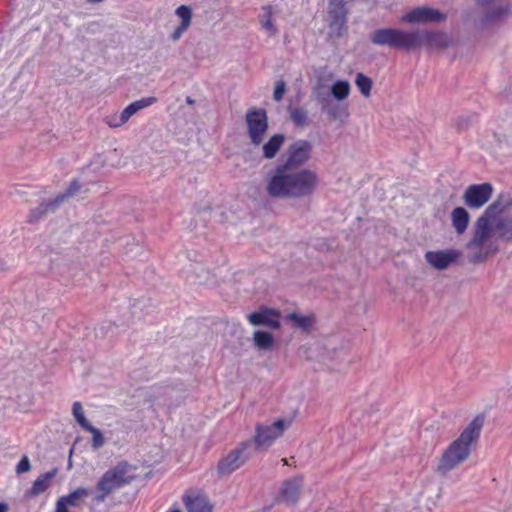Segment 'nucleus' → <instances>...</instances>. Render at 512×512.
I'll use <instances>...</instances> for the list:
<instances>
[{
    "mask_svg": "<svg viewBox=\"0 0 512 512\" xmlns=\"http://www.w3.org/2000/svg\"><path fill=\"white\" fill-rule=\"evenodd\" d=\"M313 146L308 140L299 139L286 150V159L266 175V192L273 199H301L310 197L319 184L317 173L299 169L311 157Z\"/></svg>",
    "mask_w": 512,
    "mask_h": 512,
    "instance_id": "1",
    "label": "nucleus"
},
{
    "mask_svg": "<svg viewBox=\"0 0 512 512\" xmlns=\"http://www.w3.org/2000/svg\"><path fill=\"white\" fill-rule=\"evenodd\" d=\"M495 0H475L476 4L480 7H487L491 5Z\"/></svg>",
    "mask_w": 512,
    "mask_h": 512,
    "instance_id": "43",
    "label": "nucleus"
},
{
    "mask_svg": "<svg viewBox=\"0 0 512 512\" xmlns=\"http://www.w3.org/2000/svg\"><path fill=\"white\" fill-rule=\"evenodd\" d=\"M175 14L181 19V23L184 25H191L192 20V9L188 5H180L176 10Z\"/></svg>",
    "mask_w": 512,
    "mask_h": 512,
    "instance_id": "37",
    "label": "nucleus"
},
{
    "mask_svg": "<svg viewBox=\"0 0 512 512\" xmlns=\"http://www.w3.org/2000/svg\"><path fill=\"white\" fill-rule=\"evenodd\" d=\"M127 463H124L126 466ZM125 467L120 465L107 470L99 479L95 486V494L92 498L93 504H100L115 490L128 484L130 480L125 477Z\"/></svg>",
    "mask_w": 512,
    "mask_h": 512,
    "instance_id": "5",
    "label": "nucleus"
},
{
    "mask_svg": "<svg viewBox=\"0 0 512 512\" xmlns=\"http://www.w3.org/2000/svg\"><path fill=\"white\" fill-rule=\"evenodd\" d=\"M492 217L482 213L475 222L473 237L468 242L467 247H482L484 243L491 237L493 229L491 222L494 221Z\"/></svg>",
    "mask_w": 512,
    "mask_h": 512,
    "instance_id": "16",
    "label": "nucleus"
},
{
    "mask_svg": "<svg viewBox=\"0 0 512 512\" xmlns=\"http://www.w3.org/2000/svg\"><path fill=\"white\" fill-rule=\"evenodd\" d=\"M355 84H356L357 88L359 89L360 93L363 96H365V97L370 96L371 89H372V86H373V82H372V79L370 77H368L365 74L359 72L356 75Z\"/></svg>",
    "mask_w": 512,
    "mask_h": 512,
    "instance_id": "31",
    "label": "nucleus"
},
{
    "mask_svg": "<svg viewBox=\"0 0 512 512\" xmlns=\"http://www.w3.org/2000/svg\"><path fill=\"white\" fill-rule=\"evenodd\" d=\"M510 208H512V197L509 193L502 192L483 213L496 220L502 213Z\"/></svg>",
    "mask_w": 512,
    "mask_h": 512,
    "instance_id": "18",
    "label": "nucleus"
},
{
    "mask_svg": "<svg viewBox=\"0 0 512 512\" xmlns=\"http://www.w3.org/2000/svg\"><path fill=\"white\" fill-rule=\"evenodd\" d=\"M413 33L418 35L419 47L425 45L430 48L446 49L453 44L451 36L443 31L415 30Z\"/></svg>",
    "mask_w": 512,
    "mask_h": 512,
    "instance_id": "15",
    "label": "nucleus"
},
{
    "mask_svg": "<svg viewBox=\"0 0 512 512\" xmlns=\"http://www.w3.org/2000/svg\"><path fill=\"white\" fill-rule=\"evenodd\" d=\"M331 97L337 101H344L350 94V84L346 80H337L332 86L330 93Z\"/></svg>",
    "mask_w": 512,
    "mask_h": 512,
    "instance_id": "29",
    "label": "nucleus"
},
{
    "mask_svg": "<svg viewBox=\"0 0 512 512\" xmlns=\"http://www.w3.org/2000/svg\"><path fill=\"white\" fill-rule=\"evenodd\" d=\"M183 501L187 512H211V506L204 498L185 496Z\"/></svg>",
    "mask_w": 512,
    "mask_h": 512,
    "instance_id": "27",
    "label": "nucleus"
},
{
    "mask_svg": "<svg viewBox=\"0 0 512 512\" xmlns=\"http://www.w3.org/2000/svg\"><path fill=\"white\" fill-rule=\"evenodd\" d=\"M189 28L188 25H184L182 23L179 24V26H177L175 28V30L172 32V34L170 35V39L172 41H178L181 36L183 35V33Z\"/></svg>",
    "mask_w": 512,
    "mask_h": 512,
    "instance_id": "42",
    "label": "nucleus"
},
{
    "mask_svg": "<svg viewBox=\"0 0 512 512\" xmlns=\"http://www.w3.org/2000/svg\"><path fill=\"white\" fill-rule=\"evenodd\" d=\"M446 18V14L438 9L422 6L406 13L402 17V20L408 23H439L446 20Z\"/></svg>",
    "mask_w": 512,
    "mask_h": 512,
    "instance_id": "14",
    "label": "nucleus"
},
{
    "mask_svg": "<svg viewBox=\"0 0 512 512\" xmlns=\"http://www.w3.org/2000/svg\"><path fill=\"white\" fill-rule=\"evenodd\" d=\"M452 225L457 234H463L469 224L470 215L464 207H456L451 213Z\"/></svg>",
    "mask_w": 512,
    "mask_h": 512,
    "instance_id": "23",
    "label": "nucleus"
},
{
    "mask_svg": "<svg viewBox=\"0 0 512 512\" xmlns=\"http://www.w3.org/2000/svg\"><path fill=\"white\" fill-rule=\"evenodd\" d=\"M286 320L289 321L294 328L300 329L307 334L311 333L313 326L316 324L314 314L301 315L297 312H291L286 315Z\"/></svg>",
    "mask_w": 512,
    "mask_h": 512,
    "instance_id": "20",
    "label": "nucleus"
},
{
    "mask_svg": "<svg viewBox=\"0 0 512 512\" xmlns=\"http://www.w3.org/2000/svg\"><path fill=\"white\" fill-rule=\"evenodd\" d=\"M316 101L320 105L321 112L332 121L343 123L349 117L348 104L334 100L328 92L317 91Z\"/></svg>",
    "mask_w": 512,
    "mask_h": 512,
    "instance_id": "9",
    "label": "nucleus"
},
{
    "mask_svg": "<svg viewBox=\"0 0 512 512\" xmlns=\"http://www.w3.org/2000/svg\"><path fill=\"white\" fill-rule=\"evenodd\" d=\"M169 512H181V511H180V509L176 508V509H173V510H171Z\"/></svg>",
    "mask_w": 512,
    "mask_h": 512,
    "instance_id": "48",
    "label": "nucleus"
},
{
    "mask_svg": "<svg viewBox=\"0 0 512 512\" xmlns=\"http://www.w3.org/2000/svg\"><path fill=\"white\" fill-rule=\"evenodd\" d=\"M185 102L188 105H193L195 103V100L193 98H191L190 96H187L186 99H185Z\"/></svg>",
    "mask_w": 512,
    "mask_h": 512,
    "instance_id": "46",
    "label": "nucleus"
},
{
    "mask_svg": "<svg viewBox=\"0 0 512 512\" xmlns=\"http://www.w3.org/2000/svg\"><path fill=\"white\" fill-rule=\"evenodd\" d=\"M486 252H489V255L495 254L498 252V246H492L490 245Z\"/></svg>",
    "mask_w": 512,
    "mask_h": 512,
    "instance_id": "44",
    "label": "nucleus"
},
{
    "mask_svg": "<svg viewBox=\"0 0 512 512\" xmlns=\"http://www.w3.org/2000/svg\"><path fill=\"white\" fill-rule=\"evenodd\" d=\"M252 457H254L253 442H240L218 461L216 467L218 477L222 478L231 475L244 466Z\"/></svg>",
    "mask_w": 512,
    "mask_h": 512,
    "instance_id": "4",
    "label": "nucleus"
},
{
    "mask_svg": "<svg viewBox=\"0 0 512 512\" xmlns=\"http://www.w3.org/2000/svg\"><path fill=\"white\" fill-rule=\"evenodd\" d=\"M290 118L296 126L303 127L307 124V112L303 108H292L289 110Z\"/></svg>",
    "mask_w": 512,
    "mask_h": 512,
    "instance_id": "34",
    "label": "nucleus"
},
{
    "mask_svg": "<svg viewBox=\"0 0 512 512\" xmlns=\"http://www.w3.org/2000/svg\"><path fill=\"white\" fill-rule=\"evenodd\" d=\"M509 14H510V8L508 5L504 6V7H497V8L486 11L483 14L480 22H481L482 26H487L489 24H492V23L502 20Z\"/></svg>",
    "mask_w": 512,
    "mask_h": 512,
    "instance_id": "25",
    "label": "nucleus"
},
{
    "mask_svg": "<svg viewBox=\"0 0 512 512\" xmlns=\"http://www.w3.org/2000/svg\"><path fill=\"white\" fill-rule=\"evenodd\" d=\"M254 346L259 350H269L273 347L275 339L272 333L256 330L253 334Z\"/></svg>",
    "mask_w": 512,
    "mask_h": 512,
    "instance_id": "26",
    "label": "nucleus"
},
{
    "mask_svg": "<svg viewBox=\"0 0 512 512\" xmlns=\"http://www.w3.org/2000/svg\"><path fill=\"white\" fill-rule=\"evenodd\" d=\"M247 319L253 326H264L272 330H278L281 327L280 311L265 305L248 314Z\"/></svg>",
    "mask_w": 512,
    "mask_h": 512,
    "instance_id": "12",
    "label": "nucleus"
},
{
    "mask_svg": "<svg viewBox=\"0 0 512 512\" xmlns=\"http://www.w3.org/2000/svg\"><path fill=\"white\" fill-rule=\"evenodd\" d=\"M372 44L388 46L395 50L412 51L419 47L418 35L413 31L397 28H378L370 33Z\"/></svg>",
    "mask_w": 512,
    "mask_h": 512,
    "instance_id": "3",
    "label": "nucleus"
},
{
    "mask_svg": "<svg viewBox=\"0 0 512 512\" xmlns=\"http://www.w3.org/2000/svg\"><path fill=\"white\" fill-rule=\"evenodd\" d=\"M247 133L251 143L259 146L269 129L268 115L264 108L251 107L245 115Z\"/></svg>",
    "mask_w": 512,
    "mask_h": 512,
    "instance_id": "7",
    "label": "nucleus"
},
{
    "mask_svg": "<svg viewBox=\"0 0 512 512\" xmlns=\"http://www.w3.org/2000/svg\"><path fill=\"white\" fill-rule=\"evenodd\" d=\"M461 255L462 252L457 249L427 251L425 260L433 268L442 271L456 263Z\"/></svg>",
    "mask_w": 512,
    "mask_h": 512,
    "instance_id": "13",
    "label": "nucleus"
},
{
    "mask_svg": "<svg viewBox=\"0 0 512 512\" xmlns=\"http://www.w3.org/2000/svg\"><path fill=\"white\" fill-rule=\"evenodd\" d=\"M105 122L111 128H118L128 122V119L127 117L123 118L121 112L120 114H114L106 117Z\"/></svg>",
    "mask_w": 512,
    "mask_h": 512,
    "instance_id": "38",
    "label": "nucleus"
},
{
    "mask_svg": "<svg viewBox=\"0 0 512 512\" xmlns=\"http://www.w3.org/2000/svg\"><path fill=\"white\" fill-rule=\"evenodd\" d=\"M158 101L157 97L150 96L141 98L139 100H136L132 103H130L128 106H126L122 110V117L129 120L134 114L139 112L140 110L147 108L153 104H155Z\"/></svg>",
    "mask_w": 512,
    "mask_h": 512,
    "instance_id": "24",
    "label": "nucleus"
},
{
    "mask_svg": "<svg viewBox=\"0 0 512 512\" xmlns=\"http://www.w3.org/2000/svg\"><path fill=\"white\" fill-rule=\"evenodd\" d=\"M286 93V83L283 80H279L275 84L273 99L277 102L283 99L284 94Z\"/></svg>",
    "mask_w": 512,
    "mask_h": 512,
    "instance_id": "39",
    "label": "nucleus"
},
{
    "mask_svg": "<svg viewBox=\"0 0 512 512\" xmlns=\"http://www.w3.org/2000/svg\"><path fill=\"white\" fill-rule=\"evenodd\" d=\"M488 257H489V252L479 251L469 257V262L473 263V264L482 263V262H485Z\"/></svg>",
    "mask_w": 512,
    "mask_h": 512,
    "instance_id": "41",
    "label": "nucleus"
},
{
    "mask_svg": "<svg viewBox=\"0 0 512 512\" xmlns=\"http://www.w3.org/2000/svg\"><path fill=\"white\" fill-rule=\"evenodd\" d=\"M58 468L54 467L50 471L41 474L32 484V487L27 491L28 496H38L45 492L50 486L51 480L57 475Z\"/></svg>",
    "mask_w": 512,
    "mask_h": 512,
    "instance_id": "21",
    "label": "nucleus"
},
{
    "mask_svg": "<svg viewBox=\"0 0 512 512\" xmlns=\"http://www.w3.org/2000/svg\"><path fill=\"white\" fill-rule=\"evenodd\" d=\"M304 484L302 475H296L282 482L281 488L275 497V503H285L286 505H295L300 499Z\"/></svg>",
    "mask_w": 512,
    "mask_h": 512,
    "instance_id": "11",
    "label": "nucleus"
},
{
    "mask_svg": "<svg viewBox=\"0 0 512 512\" xmlns=\"http://www.w3.org/2000/svg\"><path fill=\"white\" fill-rule=\"evenodd\" d=\"M286 137L282 133L272 135L266 143L262 146L263 158L273 159L276 157L283 144L285 143Z\"/></svg>",
    "mask_w": 512,
    "mask_h": 512,
    "instance_id": "22",
    "label": "nucleus"
},
{
    "mask_svg": "<svg viewBox=\"0 0 512 512\" xmlns=\"http://www.w3.org/2000/svg\"><path fill=\"white\" fill-rule=\"evenodd\" d=\"M55 202V198L42 201L36 208L29 211L27 222L34 224L43 219L47 214L55 212L60 207V204Z\"/></svg>",
    "mask_w": 512,
    "mask_h": 512,
    "instance_id": "19",
    "label": "nucleus"
},
{
    "mask_svg": "<svg viewBox=\"0 0 512 512\" xmlns=\"http://www.w3.org/2000/svg\"><path fill=\"white\" fill-rule=\"evenodd\" d=\"M494 187L489 182L471 184L463 194L465 205L471 209H479L483 207L492 197Z\"/></svg>",
    "mask_w": 512,
    "mask_h": 512,
    "instance_id": "10",
    "label": "nucleus"
},
{
    "mask_svg": "<svg viewBox=\"0 0 512 512\" xmlns=\"http://www.w3.org/2000/svg\"><path fill=\"white\" fill-rule=\"evenodd\" d=\"M263 14L259 16L262 29L268 31L271 36L277 34L278 29L272 21L273 7L271 5L262 6Z\"/></svg>",
    "mask_w": 512,
    "mask_h": 512,
    "instance_id": "28",
    "label": "nucleus"
},
{
    "mask_svg": "<svg viewBox=\"0 0 512 512\" xmlns=\"http://www.w3.org/2000/svg\"><path fill=\"white\" fill-rule=\"evenodd\" d=\"M478 120V114L476 113H468L465 115H461L456 119V129L458 132L466 131L473 124H475Z\"/></svg>",
    "mask_w": 512,
    "mask_h": 512,
    "instance_id": "32",
    "label": "nucleus"
},
{
    "mask_svg": "<svg viewBox=\"0 0 512 512\" xmlns=\"http://www.w3.org/2000/svg\"><path fill=\"white\" fill-rule=\"evenodd\" d=\"M84 430L90 432L92 434V447L93 449H99L105 444V438L102 432L94 427L92 424L86 427Z\"/></svg>",
    "mask_w": 512,
    "mask_h": 512,
    "instance_id": "36",
    "label": "nucleus"
},
{
    "mask_svg": "<svg viewBox=\"0 0 512 512\" xmlns=\"http://www.w3.org/2000/svg\"><path fill=\"white\" fill-rule=\"evenodd\" d=\"M495 229L499 232V238L505 242H512V216L507 219H498Z\"/></svg>",
    "mask_w": 512,
    "mask_h": 512,
    "instance_id": "30",
    "label": "nucleus"
},
{
    "mask_svg": "<svg viewBox=\"0 0 512 512\" xmlns=\"http://www.w3.org/2000/svg\"><path fill=\"white\" fill-rule=\"evenodd\" d=\"M31 469V464L29 458L24 455L16 466V473L23 474L28 472Z\"/></svg>",
    "mask_w": 512,
    "mask_h": 512,
    "instance_id": "40",
    "label": "nucleus"
},
{
    "mask_svg": "<svg viewBox=\"0 0 512 512\" xmlns=\"http://www.w3.org/2000/svg\"><path fill=\"white\" fill-rule=\"evenodd\" d=\"M81 189V184L79 182L78 179H73L68 187L66 188V190L61 193V194H58L57 196H55L54 198L56 199V202L55 203H59L60 206L62 205V203L68 199L69 197L75 195L79 190Z\"/></svg>",
    "mask_w": 512,
    "mask_h": 512,
    "instance_id": "33",
    "label": "nucleus"
},
{
    "mask_svg": "<svg viewBox=\"0 0 512 512\" xmlns=\"http://www.w3.org/2000/svg\"><path fill=\"white\" fill-rule=\"evenodd\" d=\"M484 423V414H478L474 417L460 435L444 450L436 467L437 473L445 475L469 458L472 445L478 442Z\"/></svg>",
    "mask_w": 512,
    "mask_h": 512,
    "instance_id": "2",
    "label": "nucleus"
},
{
    "mask_svg": "<svg viewBox=\"0 0 512 512\" xmlns=\"http://www.w3.org/2000/svg\"><path fill=\"white\" fill-rule=\"evenodd\" d=\"M8 511V505L4 502H0V512H7Z\"/></svg>",
    "mask_w": 512,
    "mask_h": 512,
    "instance_id": "45",
    "label": "nucleus"
},
{
    "mask_svg": "<svg viewBox=\"0 0 512 512\" xmlns=\"http://www.w3.org/2000/svg\"><path fill=\"white\" fill-rule=\"evenodd\" d=\"M346 0H328V36L340 39L348 33V14Z\"/></svg>",
    "mask_w": 512,
    "mask_h": 512,
    "instance_id": "6",
    "label": "nucleus"
},
{
    "mask_svg": "<svg viewBox=\"0 0 512 512\" xmlns=\"http://www.w3.org/2000/svg\"><path fill=\"white\" fill-rule=\"evenodd\" d=\"M72 414H73L76 422L83 429H85L86 427L91 425V423L86 419V417L84 415L83 407H82V404L80 402H74L73 403V405H72Z\"/></svg>",
    "mask_w": 512,
    "mask_h": 512,
    "instance_id": "35",
    "label": "nucleus"
},
{
    "mask_svg": "<svg viewBox=\"0 0 512 512\" xmlns=\"http://www.w3.org/2000/svg\"><path fill=\"white\" fill-rule=\"evenodd\" d=\"M289 424L290 422L284 419H278L272 425L257 424L255 435L250 440L253 442L254 455L257 451H263L269 448L273 442L282 435Z\"/></svg>",
    "mask_w": 512,
    "mask_h": 512,
    "instance_id": "8",
    "label": "nucleus"
},
{
    "mask_svg": "<svg viewBox=\"0 0 512 512\" xmlns=\"http://www.w3.org/2000/svg\"><path fill=\"white\" fill-rule=\"evenodd\" d=\"M91 494L86 487H79L68 495L62 496L56 503L55 512H70L69 508H80L84 504V499Z\"/></svg>",
    "mask_w": 512,
    "mask_h": 512,
    "instance_id": "17",
    "label": "nucleus"
},
{
    "mask_svg": "<svg viewBox=\"0 0 512 512\" xmlns=\"http://www.w3.org/2000/svg\"><path fill=\"white\" fill-rule=\"evenodd\" d=\"M89 1L92 3H99V2H102L103 0H89Z\"/></svg>",
    "mask_w": 512,
    "mask_h": 512,
    "instance_id": "47",
    "label": "nucleus"
}]
</instances>
